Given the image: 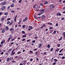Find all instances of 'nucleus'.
<instances>
[{"label": "nucleus", "instance_id": "1", "mask_svg": "<svg viewBox=\"0 0 65 65\" xmlns=\"http://www.w3.org/2000/svg\"><path fill=\"white\" fill-rule=\"evenodd\" d=\"M27 20H28V18L26 17L25 19H23L22 21L23 22H26V21H27Z\"/></svg>", "mask_w": 65, "mask_h": 65}, {"label": "nucleus", "instance_id": "2", "mask_svg": "<svg viewBox=\"0 0 65 65\" xmlns=\"http://www.w3.org/2000/svg\"><path fill=\"white\" fill-rule=\"evenodd\" d=\"M14 50H12V53H11V55H14V54H15V52H14Z\"/></svg>", "mask_w": 65, "mask_h": 65}, {"label": "nucleus", "instance_id": "3", "mask_svg": "<svg viewBox=\"0 0 65 65\" xmlns=\"http://www.w3.org/2000/svg\"><path fill=\"white\" fill-rule=\"evenodd\" d=\"M5 6H4L2 7V10H3L5 9Z\"/></svg>", "mask_w": 65, "mask_h": 65}, {"label": "nucleus", "instance_id": "4", "mask_svg": "<svg viewBox=\"0 0 65 65\" xmlns=\"http://www.w3.org/2000/svg\"><path fill=\"white\" fill-rule=\"evenodd\" d=\"M5 3H6V2H4L3 3H2L1 4V5H2H2H5Z\"/></svg>", "mask_w": 65, "mask_h": 65}, {"label": "nucleus", "instance_id": "5", "mask_svg": "<svg viewBox=\"0 0 65 65\" xmlns=\"http://www.w3.org/2000/svg\"><path fill=\"white\" fill-rule=\"evenodd\" d=\"M4 20V18H1V21H3Z\"/></svg>", "mask_w": 65, "mask_h": 65}, {"label": "nucleus", "instance_id": "6", "mask_svg": "<svg viewBox=\"0 0 65 65\" xmlns=\"http://www.w3.org/2000/svg\"><path fill=\"white\" fill-rule=\"evenodd\" d=\"M42 44H39V48H40V47L42 46Z\"/></svg>", "mask_w": 65, "mask_h": 65}, {"label": "nucleus", "instance_id": "7", "mask_svg": "<svg viewBox=\"0 0 65 65\" xmlns=\"http://www.w3.org/2000/svg\"><path fill=\"white\" fill-rule=\"evenodd\" d=\"M8 27L7 26H6L5 28V29L6 30H8Z\"/></svg>", "mask_w": 65, "mask_h": 65}, {"label": "nucleus", "instance_id": "8", "mask_svg": "<svg viewBox=\"0 0 65 65\" xmlns=\"http://www.w3.org/2000/svg\"><path fill=\"white\" fill-rule=\"evenodd\" d=\"M9 60H10V58H8L7 59V61L8 62L9 61Z\"/></svg>", "mask_w": 65, "mask_h": 65}, {"label": "nucleus", "instance_id": "9", "mask_svg": "<svg viewBox=\"0 0 65 65\" xmlns=\"http://www.w3.org/2000/svg\"><path fill=\"white\" fill-rule=\"evenodd\" d=\"M61 13H57V15L58 16V15H59V16H60L61 15Z\"/></svg>", "mask_w": 65, "mask_h": 65}, {"label": "nucleus", "instance_id": "10", "mask_svg": "<svg viewBox=\"0 0 65 65\" xmlns=\"http://www.w3.org/2000/svg\"><path fill=\"white\" fill-rule=\"evenodd\" d=\"M59 50H60L59 48H57L55 51L56 52H59Z\"/></svg>", "mask_w": 65, "mask_h": 65}, {"label": "nucleus", "instance_id": "11", "mask_svg": "<svg viewBox=\"0 0 65 65\" xmlns=\"http://www.w3.org/2000/svg\"><path fill=\"white\" fill-rule=\"evenodd\" d=\"M5 42V40H4V41H2L1 42V44H3Z\"/></svg>", "mask_w": 65, "mask_h": 65}, {"label": "nucleus", "instance_id": "12", "mask_svg": "<svg viewBox=\"0 0 65 65\" xmlns=\"http://www.w3.org/2000/svg\"><path fill=\"white\" fill-rule=\"evenodd\" d=\"M5 15H7V14H8V13L7 12H5L4 13Z\"/></svg>", "mask_w": 65, "mask_h": 65}, {"label": "nucleus", "instance_id": "13", "mask_svg": "<svg viewBox=\"0 0 65 65\" xmlns=\"http://www.w3.org/2000/svg\"><path fill=\"white\" fill-rule=\"evenodd\" d=\"M63 36L64 37H65V32H64L63 33Z\"/></svg>", "mask_w": 65, "mask_h": 65}, {"label": "nucleus", "instance_id": "14", "mask_svg": "<svg viewBox=\"0 0 65 65\" xmlns=\"http://www.w3.org/2000/svg\"><path fill=\"white\" fill-rule=\"evenodd\" d=\"M45 16L44 15H43L42 17V19H44V18H45Z\"/></svg>", "mask_w": 65, "mask_h": 65}, {"label": "nucleus", "instance_id": "15", "mask_svg": "<svg viewBox=\"0 0 65 65\" xmlns=\"http://www.w3.org/2000/svg\"><path fill=\"white\" fill-rule=\"evenodd\" d=\"M50 46H51L50 45V44L48 45L47 46V47L48 48H50Z\"/></svg>", "mask_w": 65, "mask_h": 65}, {"label": "nucleus", "instance_id": "16", "mask_svg": "<svg viewBox=\"0 0 65 65\" xmlns=\"http://www.w3.org/2000/svg\"><path fill=\"white\" fill-rule=\"evenodd\" d=\"M42 13H43V12H41L40 13L38 14V15H40Z\"/></svg>", "mask_w": 65, "mask_h": 65}, {"label": "nucleus", "instance_id": "17", "mask_svg": "<svg viewBox=\"0 0 65 65\" xmlns=\"http://www.w3.org/2000/svg\"><path fill=\"white\" fill-rule=\"evenodd\" d=\"M26 37V35H25L22 36V38Z\"/></svg>", "mask_w": 65, "mask_h": 65}, {"label": "nucleus", "instance_id": "18", "mask_svg": "<svg viewBox=\"0 0 65 65\" xmlns=\"http://www.w3.org/2000/svg\"><path fill=\"white\" fill-rule=\"evenodd\" d=\"M44 9H42L41 10V12H44Z\"/></svg>", "mask_w": 65, "mask_h": 65}, {"label": "nucleus", "instance_id": "19", "mask_svg": "<svg viewBox=\"0 0 65 65\" xmlns=\"http://www.w3.org/2000/svg\"><path fill=\"white\" fill-rule=\"evenodd\" d=\"M54 7H55V6L52 5L51 6V8H54Z\"/></svg>", "mask_w": 65, "mask_h": 65}, {"label": "nucleus", "instance_id": "20", "mask_svg": "<svg viewBox=\"0 0 65 65\" xmlns=\"http://www.w3.org/2000/svg\"><path fill=\"white\" fill-rule=\"evenodd\" d=\"M4 32H5V29H3L2 31V33H3Z\"/></svg>", "mask_w": 65, "mask_h": 65}, {"label": "nucleus", "instance_id": "21", "mask_svg": "<svg viewBox=\"0 0 65 65\" xmlns=\"http://www.w3.org/2000/svg\"><path fill=\"white\" fill-rule=\"evenodd\" d=\"M48 4V2H46L44 4V5H45V4Z\"/></svg>", "mask_w": 65, "mask_h": 65}, {"label": "nucleus", "instance_id": "22", "mask_svg": "<svg viewBox=\"0 0 65 65\" xmlns=\"http://www.w3.org/2000/svg\"><path fill=\"white\" fill-rule=\"evenodd\" d=\"M14 6V4H12L11 6V7H13Z\"/></svg>", "mask_w": 65, "mask_h": 65}, {"label": "nucleus", "instance_id": "23", "mask_svg": "<svg viewBox=\"0 0 65 65\" xmlns=\"http://www.w3.org/2000/svg\"><path fill=\"white\" fill-rule=\"evenodd\" d=\"M11 38V37L9 38L8 40H7L8 41H9V40H10V39Z\"/></svg>", "mask_w": 65, "mask_h": 65}, {"label": "nucleus", "instance_id": "24", "mask_svg": "<svg viewBox=\"0 0 65 65\" xmlns=\"http://www.w3.org/2000/svg\"><path fill=\"white\" fill-rule=\"evenodd\" d=\"M54 61H55V62H57V61H58V60L57 59H54Z\"/></svg>", "mask_w": 65, "mask_h": 65}, {"label": "nucleus", "instance_id": "25", "mask_svg": "<svg viewBox=\"0 0 65 65\" xmlns=\"http://www.w3.org/2000/svg\"><path fill=\"white\" fill-rule=\"evenodd\" d=\"M62 37H61L60 39H59V41H60V40H62Z\"/></svg>", "mask_w": 65, "mask_h": 65}, {"label": "nucleus", "instance_id": "26", "mask_svg": "<svg viewBox=\"0 0 65 65\" xmlns=\"http://www.w3.org/2000/svg\"><path fill=\"white\" fill-rule=\"evenodd\" d=\"M12 50V49H10L8 51V52H10Z\"/></svg>", "mask_w": 65, "mask_h": 65}, {"label": "nucleus", "instance_id": "27", "mask_svg": "<svg viewBox=\"0 0 65 65\" xmlns=\"http://www.w3.org/2000/svg\"><path fill=\"white\" fill-rule=\"evenodd\" d=\"M63 49H62L61 50H60L59 51V53H61V52H62V51H63Z\"/></svg>", "mask_w": 65, "mask_h": 65}, {"label": "nucleus", "instance_id": "28", "mask_svg": "<svg viewBox=\"0 0 65 65\" xmlns=\"http://www.w3.org/2000/svg\"><path fill=\"white\" fill-rule=\"evenodd\" d=\"M29 28H31V29H33V27L32 26H29Z\"/></svg>", "mask_w": 65, "mask_h": 65}, {"label": "nucleus", "instance_id": "29", "mask_svg": "<svg viewBox=\"0 0 65 65\" xmlns=\"http://www.w3.org/2000/svg\"><path fill=\"white\" fill-rule=\"evenodd\" d=\"M59 55H61V56H63V54H59Z\"/></svg>", "mask_w": 65, "mask_h": 65}, {"label": "nucleus", "instance_id": "30", "mask_svg": "<svg viewBox=\"0 0 65 65\" xmlns=\"http://www.w3.org/2000/svg\"><path fill=\"white\" fill-rule=\"evenodd\" d=\"M45 26V25L44 24L42 26L43 27H44V26Z\"/></svg>", "mask_w": 65, "mask_h": 65}, {"label": "nucleus", "instance_id": "31", "mask_svg": "<svg viewBox=\"0 0 65 65\" xmlns=\"http://www.w3.org/2000/svg\"><path fill=\"white\" fill-rule=\"evenodd\" d=\"M22 33H23V34H25V31H23L22 32Z\"/></svg>", "mask_w": 65, "mask_h": 65}, {"label": "nucleus", "instance_id": "32", "mask_svg": "<svg viewBox=\"0 0 65 65\" xmlns=\"http://www.w3.org/2000/svg\"><path fill=\"white\" fill-rule=\"evenodd\" d=\"M10 23V21H8L7 22V24H9Z\"/></svg>", "mask_w": 65, "mask_h": 65}, {"label": "nucleus", "instance_id": "33", "mask_svg": "<svg viewBox=\"0 0 65 65\" xmlns=\"http://www.w3.org/2000/svg\"><path fill=\"white\" fill-rule=\"evenodd\" d=\"M11 12H15V11L13 10H12L11 11Z\"/></svg>", "mask_w": 65, "mask_h": 65}, {"label": "nucleus", "instance_id": "34", "mask_svg": "<svg viewBox=\"0 0 65 65\" xmlns=\"http://www.w3.org/2000/svg\"><path fill=\"white\" fill-rule=\"evenodd\" d=\"M3 54H4V53L3 52H2L1 53V55H3Z\"/></svg>", "mask_w": 65, "mask_h": 65}, {"label": "nucleus", "instance_id": "35", "mask_svg": "<svg viewBox=\"0 0 65 65\" xmlns=\"http://www.w3.org/2000/svg\"><path fill=\"white\" fill-rule=\"evenodd\" d=\"M56 33V31L55 30L54 31V32H53V33L54 34H55V33Z\"/></svg>", "mask_w": 65, "mask_h": 65}, {"label": "nucleus", "instance_id": "36", "mask_svg": "<svg viewBox=\"0 0 65 65\" xmlns=\"http://www.w3.org/2000/svg\"><path fill=\"white\" fill-rule=\"evenodd\" d=\"M13 30V28H11L10 29V31H12V30Z\"/></svg>", "mask_w": 65, "mask_h": 65}, {"label": "nucleus", "instance_id": "37", "mask_svg": "<svg viewBox=\"0 0 65 65\" xmlns=\"http://www.w3.org/2000/svg\"><path fill=\"white\" fill-rule=\"evenodd\" d=\"M32 43H34V42H35V40H33L32 41Z\"/></svg>", "mask_w": 65, "mask_h": 65}, {"label": "nucleus", "instance_id": "38", "mask_svg": "<svg viewBox=\"0 0 65 65\" xmlns=\"http://www.w3.org/2000/svg\"><path fill=\"white\" fill-rule=\"evenodd\" d=\"M53 48H52L51 50L50 51L52 52V51H53Z\"/></svg>", "mask_w": 65, "mask_h": 65}, {"label": "nucleus", "instance_id": "39", "mask_svg": "<svg viewBox=\"0 0 65 65\" xmlns=\"http://www.w3.org/2000/svg\"><path fill=\"white\" fill-rule=\"evenodd\" d=\"M15 2V0H13V3H14Z\"/></svg>", "mask_w": 65, "mask_h": 65}, {"label": "nucleus", "instance_id": "40", "mask_svg": "<svg viewBox=\"0 0 65 65\" xmlns=\"http://www.w3.org/2000/svg\"><path fill=\"white\" fill-rule=\"evenodd\" d=\"M21 52H19L18 53V54L19 55V54H21Z\"/></svg>", "mask_w": 65, "mask_h": 65}, {"label": "nucleus", "instance_id": "41", "mask_svg": "<svg viewBox=\"0 0 65 65\" xmlns=\"http://www.w3.org/2000/svg\"><path fill=\"white\" fill-rule=\"evenodd\" d=\"M60 46V44H58V46H57V47H59Z\"/></svg>", "mask_w": 65, "mask_h": 65}, {"label": "nucleus", "instance_id": "42", "mask_svg": "<svg viewBox=\"0 0 65 65\" xmlns=\"http://www.w3.org/2000/svg\"><path fill=\"white\" fill-rule=\"evenodd\" d=\"M23 28H24L25 27V25H24L23 26V27H22Z\"/></svg>", "mask_w": 65, "mask_h": 65}, {"label": "nucleus", "instance_id": "43", "mask_svg": "<svg viewBox=\"0 0 65 65\" xmlns=\"http://www.w3.org/2000/svg\"><path fill=\"white\" fill-rule=\"evenodd\" d=\"M22 0H20L19 1V3H21V2H22Z\"/></svg>", "mask_w": 65, "mask_h": 65}, {"label": "nucleus", "instance_id": "44", "mask_svg": "<svg viewBox=\"0 0 65 65\" xmlns=\"http://www.w3.org/2000/svg\"><path fill=\"white\" fill-rule=\"evenodd\" d=\"M10 20V18H9L7 20L9 21V20Z\"/></svg>", "mask_w": 65, "mask_h": 65}, {"label": "nucleus", "instance_id": "45", "mask_svg": "<svg viewBox=\"0 0 65 65\" xmlns=\"http://www.w3.org/2000/svg\"><path fill=\"white\" fill-rule=\"evenodd\" d=\"M64 58H65V57H63L62 58V59H64Z\"/></svg>", "mask_w": 65, "mask_h": 65}, {"label": "nucleus", "instance_id": "46", "mask_svg": "<svg viewBox=\"0 0 65 65\" xmlns=\"http://www.w3.org/2000/svg\"><path fill=\"white\" fill-rule=\"evenodd\" d=\"M14 21L15 22H16V18H14Z\"/></svg>", "mask_w": 65, "mask_h": 65}, {"label": "nucleus", "instance_id": "47", "mask_svg": "<svg viewBox=\"0 0 65 65\" xmlns=\"http://www.w3.org/2000/svg\"><path fill=\"white\" fill-rule=\"evenodd\" d=\"M25 39H23L22 40V41H25Z\"/></svg>", "mask_w": 65, "mask_h": 65}, {"label": "nucleus", "instance_id": "48", "mask_svg": "<svg viewBox=\"0 0 65 65\" xmlns=\"http://www.w3.org/2000/svg\"><path fill=\"white\" fill-rule=\"evenodd\" d=\"M9 37H12V36H11V35H10L9 36Z\"/></svg>", "mask_w": 65, "mask_h": 65}, {"label": "nucleus", "instance_id": "49", "mask_svg": "<svg viewBox=\"0 0 65 65\" xmlns=\"http://www.w3.org/2000/svg\"><path fill=\"white\" fill-rule=\"evenodd\" d=\"M12 24V22H11L10 24H9V25H11V24Z\"/></svg>", "mask_w": 65, "mask_h": 65}, {"label": "nucleus", "instance_id": "50", "mask_svg": "<svg viewBox=\"0 0 65 65\" xmlns=\"http://www.w3.org/2000/svg\"><path fill=\"white\" fill-rule=\"evenodd\" d=\"M37 38H38V37L36 36L35 38V39H37Z\"/></svg>", "mask_w": 65, "mask_h": 65}, {"label": "nucleus", "instance_id": "51", "mask_svg": "<svg viewBox=\"0 0 65 65\" xmlns=\"http://www.w3.org/2000/svg\"><path fill=\"white\" fill-rule=\"evenodd\" d=\"M15 39H14V38L11 40V41H13V40H15Z\"/></svg>", "mask_w": 65, "mask_h": 65}, {"label": "nucleus", "instance_id": "52", "mask_svg": "<svg viewBox=\"0 0 65 65\" xmlns=\"http://www.w3.org/2000/svg\"><path fill=\"white\" fill-rule=\"evenodd\" d=\"M35 6H36V5H34L33 6V8H35Z\"/></svg>", "mask_w": 65, "mask_h": 65}, {"label": "nucleus", "instance_id": "53", "mask_svg": "<svg viewBox=\"0 0 65 65\" xmlns=\"http://www.w3.org/2000/svg\"><path fill=\"white\" fill-rule=\"evenodd\" d=\"M40 5H41V6H43V4H42L41 3L40 4Z\"/></svg>", "mask_w": 65, "mask_h": 65}, {"label": "nucleus", "instance_id": "54", "mask_svg": "<svg viewBox=\"0 0 65 65\" xmlns=\"http://www.w3.org/2000/svg\"><path fill=\"white\" fill-rule=\"evenodd\" d=\"M28 31H29L30 30H31V29L30 28H28Z\"/></svg>", "mask_w": 65, "mask_h": 65}, {"label": "nucleus", "instance_id": "55", "mask_svg": "<svg viewBox=\"0 0 65 65\" xmlns=\"http://www.w3.org/2000/svg\"><path fill=\"white\" fill-rule=\"evenodd\" d=\"M61 20H64V18H62Z\"/></svg>", "mask_w": 65, "mask_h": 65}, {"label": "nucleus", "instance_id": "56", "mask_svg": "<svg viewBox=\"0 0 65 65\" xmlns=\"http://www.w3.org/2000/svg\"><path fill=\"white\" fill-rule=\"evenodd\" d=\"M30 39H29L27 41V42H29V41H30Z\"/></svg>", "mask_w": 65, "mask_h": 65}, {"label": "nucleus", "instance_id": "57", "mask_svg": "<svg viewBox=\"0 0 65 65\" xmlns=\"http://www.w3.org/2000/svg\"><path fill=\"white\" fill-rule=\"evenodd\" d=\"M10 8V6H9L8 7V9H9V8Z\"/></svg>", "mask_w": 65, "mask_h": 65}, {"label": "nucleus", "instance_id": "58", "mask_svg": "<svg viewBox=\"0 0 65 65\" xmlns=\"http://www.w3.org/2000/svg\"><path fill=\"white\" fill-rule=\"evenodd\" d=\"M15 58H18V56H16L15 57Z\"/></svg>", "mask_w": 65, "mask_h": 65}, {"label": "nucleus", "instance_id": "59", "mask_svg": "<svg viewBox=\"0 0 65 65\" xmlns=\"http://www.w3.org/2000/svg\"><path fill=\"white\" fill-rule=\"evenodd\" d=\"M30 61H32V58H31L30 59Z\"/></svg>", "mask_w": 65, "mask_h": 65}, {"label": "nucleus", "instance_id": "60", "mask_svg": "<svg viewBox=\"0 0 65 65\" xmlns=\"http://www.w3.org/2000/svg\"><path fill=\"white\" fill-rule=\"evenodd\" d=\"M30 53H33V52L32 51H30Z\"/></svg>", "mask_w": 65, "mask_h": 65}, {"label": "nucleus", "instance_id": "61", "mask_svg": "<svg viewBox=\"0 0 65 65\" xmlns=\"http://www.w3.org/2000/svg\"><path fill=\"white\" fill-rule=\"evenodd\" d=\"M53 64H54V65H55V64H56V62H54L53 63Z\"/></svg>", "mask_w": 65, "mask_h": 65}, {"label": "nucleus", "instance_id": "62", "mask_svg": "<svg viewBox=\"0 0 65 65\" xmlns=\"http://www.w3.org/2000/svg\"><path fill=\"white\" fill-rule=\"evenodd\" d=\"M58 26V24H56V26Z\"/></svg>", "mask_w": 65, "mask_h": 65}, {"label": "nucleus", "instance_id": "63", "mask_svg": "<svg viewBox=\"0 0 65 65\" xmlns=\"http://www.w3.org/2000/svg\"><path fill=\"white\" fill-rule=\"evenodd\" d=\"M46 54V52H44V55H45V54Z\"/></svg>", "mask_w": 65, "mask_h": 65}, {"label": "nucleus", "instance_id": "64", "mask_svg": "<svg viewBox=\"0 0 65 65\" xmlns=\"http://www.w3.org/2000/svg\"><path fill=\"white\" fill-rule=\"evenodd\" d=\"M63 13H65V11L63 12Z\"/></svg>", "mask_w": 65, "mask_h": 65}]
</instances>
